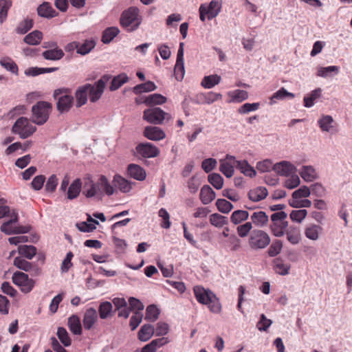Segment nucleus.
<instances>
[{"mask_svg":"<svg viewBox=\"0 0 352 352\" xmlns=\"http://www.w3.org/2000/svg\"><path fill=\"white\" fill-rule=\"evenodd\" d=\"M193 292L197 300L208 306L210 311L218 314L221 311V305L217 296L209 289L202 286H195Z\"/></svg>","mask_w":352,"mask_h":352,"instance_id":"f257e3e1","label":"nucleus"},{"mask_svg":"<svg viewBox=\"0 0 352 352\" xmlns=\"http://www.w3.org/2000/svg\"><path fill=\"white\" fill-rule=\"evenodd\" d=\"M120 23L127 32L136 30L142 23L139 9L136 7H130L123 11L120 16Z\"/></svg>","mask_w":352,"mask_h":352,"instance_id":"f03ea898","label":"nucleus"},{"mask_svg":"<svg viewBox=\"0 0 352 352\" xmlns=\"http://www.w3.org/2000/svg\"><path fill=\"white\" fill-rule=\"evenodd\" d=\"M52 105L46 101H38L32 107L31 120L37 125L44 124L49 119Z\"/></svg>","mask_w":352,"mask_h":352,"instance_id":"7ed1b4c3","label":"nucleus"},{"mask_svg":"<svg viewBox=\"0 0 352 352\" xmlns=\"http://www.w3.org/2000/svg\"><path fill=\"white\" fill-rule=\"evenodd\" d=\"M36 131V127L25 117L18 118L12 127V132L19 135L21 139L29 138Z\"/></svg>","mask_w":352,"mask_h":352,"instance_id":"20e7f679","label":"nucleus"},{"mask_svg":"<svg viewBox=\"0 0 352 352\" xmlns=\"http://www.w3.org/2000/svg\"><path fill=\"white\" fill-rule=\"evenodd\" d=\"M170 119V116L160 107L145 109L143 112V119L147 122L155 125L162 124L165 119Z\"/></svg>","mask_w":352,"mask_h":352,"instance_id":"39448f33","label":"nucleus"},{"mask_svg":"<svg viewBox=\"0 0 352 352\" xmlns=\"http://www.w3.org/2000/svg\"><path fill=\"white\" fill-rule=\"evenodd\" d=\"M271 242L269 234L262 230H254L249 239V245L254 250L263 249Z\"/></svg>","mask_w":352,"mask_h":352,"instance_id":"423d86ee","label":"nucleus"},{"mask_svg":"<svg viewBox=\"0 0 352 352\" xmlns=\"http://www.w3.org/2000/svg\"><path fill=\"white\" fill-rule=\"evenodd\" d=\"M12 282L19 286L23 293L30 292L34 287L35 281L31 278L27 274L22 272H16L13 274Z\"/></svg>","mask_w":352,"mask_h":352,"instance_id":"0eeeda50","label":"nucleus"},{"mask_svg":"<svg viewBox=\"0 0 352 352\" xmlns=\"http://www.w3.org/2000/svg\"><path fill=\"white\" fill-rule=\"evenodd\" d=\"M109 78L108 75H104L94 85L90 84L88 92L91 102H96L101 98L104 91L105 85Z\"/></svg>","mask_w":352,"mask_h":352,"instance_id":"6e6552de","label":"nucleus"},{"mask_svg":"<svg viewBox=\"0 0 352 352\" xmlns=\"http://www.w3.org/2000/svg\"><path fill=\"white\" fill-rule=\"evenodd\" d=\"M235 157L227 154L226 157L219 160V170L228 178H230L234 173V166H236Z\"/></svg>","mask_w":352,"mask_h":352,"instance_id":"1a4fd4ad","label":"nucleus"},{"mask_svg":"<svg viewBox=\"0 0 352 352\" xmlns=\"http://www.w3.org/2000/svg\"><path fill=\"white\" fill-rule=\"evenodd\" d=\"M0 230L7 235L25 234L30 231L31 226L29 225L16 226L11 224V221H6L2 223Z\"/></svg>","mask_w":352,"mask_h":352,"instance_id":"9d476101","label":"nucleus"},{"mask_svg":"<svg viewBox=\"0 0 352 352\" xmlns=\"http://www.w3.org/2000/svg\"><path fill=\"white\" fill-rule=\"evenodd\" d=\"M136 151L146 158L155 157L160 154L159 148L150 142L139 144L136 146Z\"/></svg>","mask_w":352,"mask_h":352,"instance_id":"9b49d317","label":"nucleus"},{"mask_svg":"<svg viewBox=\"0 0 352 352\" xmlns=\"http://www.w3.org/2000/svg\"><path fill=\"white\" fill-rule=\"evenodd\" d=\"M222 98V95L219 93L210 91L208 93H199L193 98V102L195 104H211L217 100Z\"/></svg>","mask_w":352,"mask_h":352,"instance_id":"f8f14e48","label":"nucleus"},{"mask_svg":"<svg viewBox=\"0 0 352 352\" xmlns=\"http://www.w3.org/2000/svg\"><path fill=\"white\" fill-rule=\"evenodd\" d=\"M274 171L280 176L289 177L296 172V168L290 162L284 160L274 165Z\"/></svg>","mask_w":352,"mask_h":352,"instance_id":"ddd939ff","label":"nucleus"},{"mask_svg":"<svg viewBox=\"0 0 352 352\" xmlns=\"http://www.w3.org/2000/svg\"><path fill=\"white\" fill-rule=\"evenodd\" d=\"M98 315L96 309L93 307L86 309L82 318V325L85 330L92 329L95 323L98 321Z\"/></svg>","mask_w":352,"mask_h":352,"instance_id":"4468645a","label":"nucleus"},{"mask_svg":"<svg viewBox=\"0 0 352 352\" xmlns=\"http://www.w3.org/2000/svg\"><path fill=\"white\" fill-rule=\"evenodd\" d=\"M144 135L152 141H160L165 138V132L158 126H148L144 128Z\"/></svg>","mask_w":352,"mask_h":352,"instance_id":"2eb2a0df","label":"nucleus"},{"mask_svg":"<svg viewBox=\"0 0 352 352\" xmlns=\"http://www.w3.org/2000/svg\"><path fill=\"white\" fill-rule=\"evenodd\" d=\"M82 195L87 198H91L97 195L101 196L102 192L97 183H94L91 179H87L82 187Z\"/></svg>","mask_w":352,"mask_h":352,"instance_id":"dca6fc26","label":"nucleus"},{"mask_svg":"<svg viewBox=\"0 0 352 352\" xmlns=\"http://www.w3.org/2000/svg\"><path fill=\"white\" fill-rule=\"evenodd\" d=\"M334 120L331 116L322 115L318 120V124L322 132H328L331 133H335L337 132L334 126Z\"/></svg>","mask_w":352,"mask_h":352,"instance_id":"f3484780","label":"nucleus"},{"mask_svg":"<svg viewBox=\"0 0 352 352\" xmlns=\"http://www.w3.org/2000/svg\"><path fill=\"white\" fill-rule=\"evenodd\" d=\"M323 228L317 224L310 223L308 224L305 230L304 234L306 238L311 241H317L319 239L322 234Z\"/></svg>","mask_w":352,"mask_h":352,"instance_id":"a211bd4d","label":"nucleus"},{"mask_svg":"<svg viewBox=\"0 0 352 352\" xmlns=\"http://www.w3.org/2000/svg\"><path fill=\"white\" fill-rule=\"evenodd\" d=\"M74 101L73 96L70 95H63L58 98L57 109L60 113L68 112L72 107Z\"/></svg>","mask_w":352,"mask_h":352,"instance_id":"6ab92c4d","label":"nucleus"},{"mask_svg":"<svg viewBox=\"0 0 352 352\" xmlns=\"http://www.w3.org/2000/svg\"><path fill=\"white\" fill-rule=\"evenodd\" d=\"M89 87L90 84L87 83L82 86L79 87L76 91L75 97L76 100V105L77 107H80L87 103Z\"/></svg>","mask_w":352,"mask_h":352,"instance_id":"aec40b11","label":"nucleus"},{"mask_svg":"<svg viewBox=\"0 0 352 352\" xmlns=\"http://www.w3.org/2000/svg\"><path fill=\"white\" fill-rule=\"evenodd\" d=\"M252 224L258 228H264L267 226L269 222V217L267 214L263 211H257L252 214L250 217Z\"/></svg>","mask_w":352,"mask_h":352,"instance_id":"412c9836","label":"nucleus"},{"mask_svg":"<svg viewBox=\"0 0 352 352\" xmlns=\"http://www.w3.org/2000/svg\"><path fill=\"white\" fill-rule=\"evenodd\" d=\"M285 234L286 235L287 240L292 245H297L301 241V233L300 230L297 226H289L287 228Z\"/></svg>","mask_w":352,"mask_h":352,"instance_id":"4be33fe9","label":"nucleus"},{"mask_svg":"<svg viewBox=\"0 0 352 352\" xmlns=\"http://www.w3.org/2000/svg\"><path fill=\"white\" fill-rule=\"evenodd\" d=\"M299 175L306 182H311L318 177L316 169L312 166H302L299 170Z\"/></svg>","mask_w":352,"mask_h":352,"instance_id":"5701e85b","label":"nucleus"},{"mask_svg":"<svg viewBox=\"0 0 352 352\" xmlns=\"http://www.w3.org/2000/svg\"><path fill=\"white\" fill-rule=\"evenodd\" d=\"M127 171L131 177L138 181H143L146 177L145 170L138 164H129L128 166Z\"/></svg>","mask_w":352,"mask_h":352,"instance_id":"b1692460","label":"nucleus"},{"mask_svg":"<svg viewBox=\"0 0 352 352\" xmlns=\"http://www.w3.org/2000/svg\"><path fill=\"white\" fill-rule=\"evenodd\" d=\"M38 14L43 18L52 19L58 15V12L49 2H43L37 8Z\"/></svg>","mask_w":352,"mask_h":352,"instance_id":"393cba45","label":"nucleus"},{"mask_svg":"<svg viewBox=\"0 0 352 352\" xmlns=\"http://www.w3.org/2000/svg\"><path fill=\"white\" fill-rule=\"evenodd\" d=\"M113 184L122 192H129L132 189V183L119 175L113 177Z\"/></svg>","mask_w":352,"mask_h":352,"instance_id":"a878e982","label":"nucleus"},{"mask_svg":"<svg viewBox=\"0 0 352 352\" xmlns=\"http://www.w3.org/2000/svg\"><path fill=\"white\" fill-rule=\"evenodd\" d=\"M216 197L215 192L208 185H204L200 191V200L204 205L209 204Z\"/></svg>","mask_w":352,"mask_h":352,"instance_id":"bb28decb","label":"nucleus"},{"mask_svg":"<svg viewBox=\"0 0 352 352\" xmlns=\"http://www.w3.org/2000/svg\"><path fill=\"white\" fill-rule=\"evenodd\" d=\"M268 192L265 187L259 186L252 189L248 192L249 199L254 202L264 199L267 196Z\"/></svg>","mask_w":352,"mask_h":352,"instance_id":"cd10ccee","label":"nucleus"},{"mask_svg":"<svg viewBox=\"0 0 352 352\" xmlns=\"http://www.w3.org/2000/svg\"><path fill=\"white\" fill-rule=\"evenodd\" d=\"M82 189V182L80 179H76L68 187L67 197L68 199L72 200L77 198Z\"/></svg>","mask_w":352,"mask_h":352,"instance_id":"c85d7f7f","label":"nucleus"},{"mask_svg":"<svg viewBox=\"0 0 352 352\" xmlns=\"http://www.w3.org/2000/svg\"><path fill=\"white\" fill-rule=\"evenodd\" d=\"M98 315L100 319L109 318L113 315V305L109 301H103L98 306Z\"/></svg>","mask_w":352,"mask_h":352,"instance_id":"c756f323","label":"nucleus"},{"mask_svg":"<svg viewBox=\"0 0 352 352\" xmlns=\"http://www.w3.org/2000/svg\"><path fill=\"white\" fill-rule=\"evenodd\" d=\"M204 6L207 12V19L212 20L215 18L221 11V6L218 1L212 0L208 5L201 4Z\"/></svg>","mask_w":352,"mask_h":352,"instance_id":"7c9ffc66","label":"nucleus"},{"mask_svg":"<svg viewBox=\"0 0 352 352\" xmlns=\"http://www.w3.org/2000/svg\"><path fill=\"white\" fill-rule=\"evenodd\" d=\"M288 228V222H272L270 226V230L276 237H281Z\"/></svg>","mask_w":352,"mask_h":352,"instance_id":"2f4dec72","label":"nucleus"},{"mask_svg":"<svg viewBox=\"0 0 352 352\" xmlns=\"http://www.w3.org/2000/svg\"><path fill=\"white\" fill-rule=\"evenodd\" d=\"M236 168L245 176L253 177L256 175L254 168L246 160H237Z\"/></svg>","mask_w":352,"mask_h":352,"instance_id":"473e14b6","label":"nucleus"},{"mask_svg":"<svg viewBox=\"0 0 352 352\" xmlns=\"http://www.w3.org/2000/svg\"><path fill=\"white\" fill-rule=\"evenodd\" d=\"M221 80V77L217 74L205 76L201 82V85L205 89H212L219 85Z\"/></svg>","mask_w":352,"mask_h":352,"instance_id":"72a5a7b5","label":"nucleus"},{"mask_svg":"<svg viewBox=\"0 0 352 352\" xmlns=\"http://www.w3.org/2000/svg\"><path fill=\"white\" fill-rule=\"evenodd\" d=\"M321 95L322 89L320 88H317L311 91L309 94L304 97V106L307 108L312 107L315 102L321 97Z\"/></svg>","mask_w":352,"mask_h":352,"instance_id":"f704fd0d","label":"nucleus"},{"mask_svg":"<svg viewBox=\"0 0 352 352\" xmlns=\"http://www.w3.org/2000/svg\"><path fill=\"white\" fill-rule=\"evenodd\" d=\"M18 252L21 257L31 260L36 254L37 250L34 245H20L18 247Z\"/></svg>","mask_w":352,"mask_h":352,"instance_id":"c9c22d12","label":"nucleus"},{"mask_svg":"<svg viewBox=\"0 0 352 352\" xmlns=\"http://www.w3.org/2000/svg\"><path fill=\"white\" fill-rule=\"evenodd\" d=\"M64 55V52L60 48L47 50L42 54L43 57L48 60H59Z\"/></svg>","mask_w":352,"mask_h":352,"instance_id":"e433bc0d","label":"nucleus"},{"mask_svg":"<svg viewBox=\"0 0 352 352\" xmlns=\"http://www.w3.org/2000/svg\"><path fill=\"white\" fill-rule=\"evenodd\" d=\"M42 39L43 33L39 30H34L24 37L23 41L30 45H36L41 42Z\"/></svg>","mask_w":352,"mask_h":352,"instance_id":"4c0bfd02","label":"nucleus"},{"mask_svg":"<svg viewBox=\"0 0 352 352\" xmlns=\"http://www.w3.org/2000/svg\"><path fill=\"white\" fill-rule=\"evenodd\" d=\"M119 33L120 30L117 27L107 28L102 32L101 41L104 44H108L111 42Z\"/></svg>","mask_w":352,"mask_h":352,"instance_id":"58836bf2","label":"nucleus"},{"mask_svg":"<svg viewBox=\"0 0 352 352\" xmlns=\"http://www.w3.org/2000/svg\"><path fill=\"white\" fill-rule=\"evenodd\" d=\"M68 327L74 335L82 333V326L80 318L77 315H72L68 318Z\"/></svg>","mask_w":352,"mask_h":352,"instance_id":"ea45409f","label":"nucleus"},{"mask_svg":"<svg viewBox=\"0 0 352 352\" xmlns=\"http://www.w3.org/2000/svg\"><path fill=\"white\" fill-rule=\"evenodd\" d=\"M339 72L338 66L319 67L316 75L322 78L332 77Z\"/></svg>","mask_w":352,"mask_h":352,"instance_id":"a19ab883","label":"nucleus"},{"mask_svg":"<svg viewBox=\"0 0 352 352\" xmlns=\"http://www.w3.org/2000/svg\"><path fill=\"white\" fill-rule=\"evenodd\" d=\"M98 221L94 219L91 217L89 216L87 221H82L77 224L78 229L84 232H92L96 228V226L98 225Z\"/></svg>","mask_w":352,"mask_h":352,"instance_id":"79ce46f5","label":"nucleus"},{"mask_svg":"<svg viewBox=\"0 0 352 352\" xmlns=\"http://www.w3.org/2000/svg\"><path fill=\"white\" fill-rule=\"evenodd\" d=\"M157 89V86L152 81H146L144 83L139 84L133 88V91L135 94H140L142 93H146L155 91Z\"/></svg>","mask_w":352,"mask_h":352,"instance_id":"37998d69","label":"nucleus"},{"mask_svg":"<svg viewBox=\"0 0 352 352\" xmlns=\"http://www.w3.org/2000/svg\"><path fill=\"white\" fill-rule=\"evenodd\" d=\"M228 95L230 98L229 102H241L248 98V93L241 89L229 91Z\"/></svg>","mask_w":352,"mask_h":352,"instance_id":"c03bdc74","label":"nucleus"},{"mask_svg":"<svg viewBox=\"0 0 352 352\" xmlns=\"http://www.w3.org/2000/svg\"><path fill=\"white\" fill-rule=\"evenodd\" d=\"M155 332V328L151 324H144L138 332V338L140 340L146 342L148 340Z\"/></svg>","mask_w":352,"mask_h":352,"instance_id":"a18cd8bd","label":"nucleus"},{"mask_svg":"<svg viewBox=\"0 0 352 352\" xmlns=\"http://www.w3.org/2000/svg\"><path fill=\"white\" fill-rule=\"evenodd\" d=\"M97 184L102 193L104 192L109 196L114 193V188L110 184L106 176L100 175Z\"/></svg>","mask_w":352,"mask_h":352,"instance_id":"49530a36","label":"nucleus"},{"mask_svg":"<svg viewBox=\"0 0 352 352\" xmlns=\"http://www.w3.org/2000/svg\"><path fill=\"white\" fill-rule=\"evenodd\" d=\"M249 217V212L243 210H234L231 216L230 221L234 225H239L246 221Z\"/></svg>","mask_w":352,"mask_h":352,"instance_id":"de8ad7c7","label":"nucleus"},{"mask_svg":"<svg viewBox=\"0 0 352 352\" xmlns=\"http://www.w3.org/2000/svg\"><path fill=\"white\" fill-rule=\"evenodd\" d=\"M294 94L293 93L287 91L284 87L280 88L277 91L273 94L270 98V103L273 104L276 102L277 100H281L286 98H294Z\"/></svg>","mask_w":352,"mask_h":352,"instance_id":"09e8293b","label":"nucleus"},{"mask_svg":"<svg viewBox=\"0 0 352 352\" xmlns=\"http://www.w3.org/2000/svg\"><path fill=\"white\" fill-rule=\"evenodd\" d=\"M0 65L6 70L18 75L19 69L17 65L10 57H3L0 60Z\"/></svg>","mask_w":352,"mask_h":352,"instance_id":"8fccbe9b","label":"nucleus"},{"mask_svg":"<svg viewBox=\"0 0 352 352\" xmlns=\"http://www.w3.org/2000/svg\"><path fill=\"white\" fill-rule=\"evenodd\" d=\"M129 80L127 75L124 73L114 76L111 80L109 89L111 91H116Z\"/></svg>","mask_w":352,"mask_h":352,"instance_id":"3c124183","label":"nucleus"},{"mask_svg":"<svg viewBox=\"0 0 352 352\" xmlns=\"http://www.w3.org/2000/svg\"><path fill=\"white\" fill-rule=\"evenodd\" d=\"M210 223L216 228H222L228 223V219L225 216L214 213L210 216Z\"/></svg>","mask_w":352,"mask_h":352,"instance_id":"603ef678","label":"nucleus"},{"mask_svg":"<svg viewBox=\"0 0 352 352\" xmlns=\"http://www.w3.org/2000/svg\"><path fill=\"white\" fill-rule=\"evenodd\" d=\"M94 39H87L82 44L78 43V54L86 55L89 54L96 46Z\"/></svg>","mask_w":352,"mask_h":352,"instance_id":"864d4df0","label":"nucleus"},{"mask_svg":"<svg viewBox=\"0 0 352 352\" xmlns=\"http://www.w3.org/2000/svg\"><path fill=\"white\" fill-rule=\"evenodd\" d=\"M167 98L160 94H153L146 96V105L153 106L164 104Z\"/></svg>","mask_w":352,"mask_h":352,"instance_id":"5fc2aeb1","label":"nucleus"},{"mask_svg":"<svg viewBox=\"0 0 352 352\" xmlns=\"http://www.w3.org/2000/svg\"><path fill=\"white\" fill-rule=\"evenodd\" d=\"M12 0H0V23L2 24L7 19L8 12L12 6Z\"/></svg>","mask_w":352,"mask_h":352,"instance_id":"6e6d98bb","label":"nucleus"},{"mask_svg":"<svg viewBox=\"0 0 352 352\" xmlns=\"http://www.w3.org/2000/svg\"><path fill=\"white\" fill-rule=\"evenodd\" d=\"M216 206L218 210L223 214L229 213L233 208V205L224 199H218L216 201Z\"/></svg>","mask_w":352,"mask_h":352,"instance_id":"4d7b16f0","label":"nucleus"},{"mask_svg":"<svg viewBox=\"0 0 352 352\" xmlns=\"http://www.w3.org/2000/svg\"><path fill=\"white\" fill-rule=\"evenodd\" d=\"M160 314V311L155 305H148L146 308L145 319L154 322L158 318Z\"/></svg>","mask_w":352,"mask_h":352,"instance_id":"13d9d810","label":"nucleus"},{"mask_svg":"<svg viewBox=\"0 0 352 352\" xmlns=\"http://www.w3.org/2000/svg\"><path fill=\"white\" fill-rule=\"evenodd\" d=\"M210 184L216 189L219 190L223 188V178L219 173H212L208 177Z\"/></svg>","mask_w":352,"mask_h":352,"instance_id":"bf43d9fd","label":"nucleus"},{"mask_svg":"<svg viewBox=\"0 0 352 352\" xmlns=\"http://www.w3.org/2000/svg\"><path fill=\"white\" fill-rule=\"evenodd\" d=\"M33 26V21L32 19H26L22 21L16 29V32L19 34H25Z\"/></svg>","mask_w":352,"mask_h":352,"instance_id":"052dcab7","label":"nucleus"},{"mask_svg":"<svg viewBox=\"0 0 352 352\" xmlns=\"http://www.w3.org/2000/svg\"><path fill=\"white\" fill-rule=\"evenodd\" d=\"M283 243L279 239L274 240L268 249V254L271 257L277 256L282 250Z\"/></svg>","mask_w":352,"mask_h":352,"instance_id":"680f3d73","label":"nucleus"},{"mask_svg":"<svg viewBox=\"0 0 352 352\" xmlns=\"http://www.w3.org/2000/svg\"><path fill=\"white\" fill-rule=\"evenodd\" d=\"M13 263L15 267L25 272H28L31 270L32 263L26 261L21 256L16 257L14 259Z\"/></svg>","mask_w":352,"mask_h":352,"instance_id":"e2e57ef3","label":"nucleus"},{"mask_svg":"<svg viewBox=\"0 0 352 352\" xmlns=\"http://www.w3.org/2000/svg\"><path fill=\"white\" fill-rule=\"evenodd\" d=\"M311 192L317 197H324L327 195L326 188L320 183H315L310 187Z\"/></svg>","mask_w":352,"mask_h":352,"instance_id":"0e129e2a","label":"nucleus"},{"mask_svg":"<svg viewBox=\"0 0 352 352\" xmlns=\"http://www.w3.org/2000/svg\"><path fill=\"white\" fill-rule=\"evenodd\" d=\"M274 165L272 160L267 159L257 162L256 168L259 172L265 173L271 170H274Z\"/></svg>","mask_w":352,"mask_h":352,"instance_id":"69168bd1","label":"nucleus"},{"mask_svg":"<svg viewBox=\"0 0 352 352\" xmlns=\"http://www.w3.org/2000/svg\"><path fill=\"white\" fill-rule=\"evenodd\" d=\"M259 107V102L245 103L239 108L238 113L240 114H247L250 112L258 110Z\"/></svg>","mask_w":352,"mask_h":352,"instance_id":"338daca9","label":"nucleus"},{"mask_svg":"<svg viewBox=\"0 0 352 352\" xmlns=\"http://www.w3.org/2000/svg\"><path fill=\"white\" fill-rule=\"evenodd\" d=\"M57 336L64 346H69L71 344V339L67 330L64 327L58 328Z\"/></svg>","mask_w":352,"mask_h":352,"instance_id":"774afa93","label":"nucleus"}]
</instances>
